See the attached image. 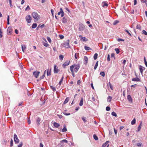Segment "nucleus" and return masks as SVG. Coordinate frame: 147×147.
Here are the masks:
<instances>
[{
	"mask_svg": "<svg viewBox=\"0 0 147 147\" xmlns=\"http://www.w3.org/2000/svg\"><path fill=\"white\" fill-rule=\"evenodd\" d=\"M32 17L37 21L40 19V16L36 12H33L32 13Z\"/></svg>",
	"mask_w": 147,
	"mask_h": 147,
	"instance_id": "obj_1",
	"label": "nucleus"
},
{
	"mask_svg": "<svg viewBox=\"0 0 147 147\" xmlns=\"http://www.w3.org/2000/svg\"><path fill=\"white\" fill-rule=\"evenodd\" d=\"M72 66H74V71L77 73L80 68V66L79 64H74Z\"/></svg>",
	"mask_w": 147,
	"mask_h": 147,
	"instance_id": "obj_2",
	"label": "nucleus"
},
{
	"mask_svg": "<svg viewBox=\"0 0 147 147\" xmlns=\"http://www.w3.org/2000/svg\"><path fill=\"white\" fill-rule=\"evenodd\" d=\"M26 19L27 22L29 23L31 22L32 18L30 15H28L26 17Z\"/></svg>",
	"mask_w": 147,
	"mask_h": 147,
	"instance_id": "obj_3",
	"label": "nucleus"
},
{
	"mask_svg": "<svg viewBox=\"0 0 147 147\" xmlns=\"http://www.w3.org/2000/svg\"><path fill=\"white\" fill-rule=\"evenodd\" d=\"M69 43V40H67V41L64 43L63 45L64 47L66 48H69L70 47Z\"/></svg>",
	"mask_w": 147,
	"mask_h": 147,
	"instance_id": "obj_4",
	"label": "nucleus"
},
{
	"mask_svg": "<svg viewBox=\"0 0 147 147\" xmlns=\"http://www.w3.org/2000/svg\"><path fill=\"white\" fill-rule=\"evenodd\" d=\"M85 27L82 24H79V30L80 31H82L85 29Z\"/></svg>",
	"mask_w": 147,
	"mask_h": 147,
	"instance_id": "obj_5",
	"label": "nucleus"
},
{
	"mask_svg": "<svg viewBox=\"0 0 147 147\" xmlns=\"http://www.w3.org/2000/svg\"><path fill=\"white\" fill-rule=\"evenodd\" d=\"M14 142L16 143H18L19 142V140L17 137L16 134H14Z\"/></svg>",
	"mask_w": 147,
	"mask_h": 147,
	"instance_id": "obj_6",
	"label": "nucleus"
},
{
	"mask_svg": "<svg viewBox=\"0 0 147 147\" xmlns=\"http://www.w3.org/2000/svg\"><path fill=\"white\" fill-rule=\"evenodd\" d=\"M70 63V61L67 60L62 65V66L64 68H65V66L68 65Z\"/></svg>",
	"mask_w": 147,
	"mask_h": 147,
	"instance_id": "obj_7",
	"label": "nucleus"
},
{
	"mask_svg": "<svg viewBox=\"0 0 147 147\" xmlns=\"http://www.w3.org/2000/svg\"><path fill=\"white\" fill-rule=\"evenodd\" d=\"M61 14V17H63L64 15V13L62 9L61 8H60V11L58 13V15H60Z\"/></svg>",
	"mask_w": 147,
	"mask_h": 147,
	"instance_id": "obj_8",
	"label": "nucleus"
},
{
	"mask_svg": "<svg viewBox=\"0 0 147 147\" xmlns=\"http://www.w3.org/2000/svg\"><path fill=\"white\" fill-rule=\"evenodd\" d=\"M8 34L9 35H10L12 33V29L11 27H9L7 29V30Z\"/></svg>",
	"mask_w": 147,
	"mask_h": 147,
	"instance_id": "obj_9",
	"label": "nucleus"
},
{
	"mask_svg": "<svg viewBox=\"0 0 147 147\" xmlns=\"http://www.w3.org/2000/svg\"><path fill=\"white\" fill-rule=\"evenodd\" d=\"M59 70L58 67L56 65H55L54 68V73H57L59 72Z\"/></svg>",
	"mask_w": 147,
	"mask_h": 147,
	"instance_id": "obj_10",
	"label": "nucleus"
},
{
	"mask_svg": "<svg viewBox=\"0 0 147 147\" xmlns=\"http://www.w3.org/2000/svg\"><path fill=\"white\" fill-rule=\"evenodd\" d=\"M40 73L39 71H35L33 73V75L35 78H37L39 76Z\"/></svg>",
	"mask_w": 147,
	"mask_h": 147,
	"instance_id": "obj_11",
	"label": "nucleus"
},
{
	"mask_svg": "<svg viewBox=\"0 0 147 147\" xmlns=\"http://www.w3.org/2000/svg\"><path fill=\"white\" fill-rule=\"evenodd\" d=\"M139 69L141 73L142 74L143 71L145 69V68L141 65H140Z\"/></svg>",
	"mask_w": 147,
	"mask_h": 147,
	"instance_id": "obj_12",
	"label": "nucleus"
},
{
	"mask_svg": "<svg viewBox=\"0 0 147 147\" xmlns=\"http://www.w3.org/2000/svg\"><path fill=\"white\" fill-rule=\"evenodd\" d=\"M70 69L72 73L73 76V77H74V71L73 70L74 66H71L70 67Z\"/></svg>",
	"mask_w": 147,
	"mask_h": 147,
	"instance_id": "obj_13",
	"label": "nucleus"
},
{
	"mask_svg": "<svg viewBox=\"0 0 147 147\" xmlns=\"http://www.w3.org/2000/svg\"><path fill=\"white\" fill-rule=\"evenodd\" d=\"M88 62V58L86 56H84V63L85 65H86Z\"/></svg>",
	"mask_w": 147,
	"mask_h": 147,
	"instance_id": "obj_14",
	"label": "nucleus"
},
{
	"mask_svg": "<svg viewBox=\"0 0 147 147\" xmlns=\"http://www.w3.org/2000/svg\"><path fill=\"white\" fill-rule=\"evenodd\" d=\"M127 99L130 102H132V99L131 96L130 95H128L127 97Z\"/></svg>",
	"mask_w": 147,
	"mask_h": 147,
	"instance_id": "obj_15",
	"label": "nucleus"
},
{
	"mask_svg": "<svg viewBox=\"0 0 147 147\" xmlns=\"http://www.w3.org/2000/svg\"><path fill=\"white\" fill-rule=\"evenodd\" d=\"M132 80L133 81L140 82V80L138 78H133L132 79Z\"/></svg>",
	"mask_w": 147,
	"mask_h": 147,
	"instance_id": "obj_16",
	"label": "nucleus"
},
{
	"mask_svg": "<svg viewBox=\"0 0 147 147\" xmlns=\"http://www.w3.org/2000/svg\"><path fill=\"white\" fill-rule=\"evenodd\" d=\"M53 125L56 128H58L60 126V125L56 122H54L53 124Z\"/></svg>",
	"mask_w": 147,
	"mask_h": 147,
	"instance_id": "obj_17",
	"label": "nucleus"
},
{
	"mask_svg": "<svg viewBox=\"0 0 147 147\" xmlns=\"http://www.w3.org/2000/svg\"><path fill=\"white\" fill-rule=\"evenodd\" d=\"M40 121V119L38 117L36 119V124L37 125H39L40 124L39 122Z\"/></svg>",
	"mask_w": 147,
	"mask_h": 147,
	"instance_id": "obj_18",
	"label": "nucleus"
},
{
	"mask_svg": "<svg viewBox=\"0 0 147 147\" xmlns=\"http://www.w3.org/2000/svg\"><path fill=\"white\" fill-rule=\"evenodd\" d=\"M83 104V98H81V100L79 103V105L80 106H82Z\"/></svg>",
	"mask_w": 147,
	"mask_h": 147,
	"instance_id": "obj_19",
	"label": "nucleus"
},
{
	"mask_svg": "<svg viewBox=\"0 0 147 147\" xmlns=\"http://www.w3.org/2000/svg\"><path fill=\"white\" fill-rule=\"evenodd\" d=\"M109 142V141H107L105 143H104L102 145V147H105L106 145Z\"/></svg>",
	"mask_w": 147,
	"mask_h": 147,
	"instance_id": "obj_20",
	"label": "nucleus"
},
{
	"mask_svg": "<svg viewBox=\"0 0 147 147\" xmlns=\"http://www.w3.org/2000/svg\"><path fill=\"white\" fill-rule=\"evenodd\" d=\"M142 122L141 121L140 124L138 126V131H140V130L141 128V126L142 125Z\"/></svg>",
	"mask_w": 147,
	"mask_h": 147,
	"instance_id": "obj_21",
	"label": "nucleus"
},
{
	"mask_svg": "<svg viewBox=\"0 0 147 147\" xmlns=\"http://www.w3.org/2000/svg\"><path fill=\"white\" fill-rule=\"evenodd\" d=\"M62 21L63 23H65L67 22V19L65 17H64L62 19Z\"/></svg>",
	"mask_w": 147,
	"mask_h": 147,
	"instance_id": "obj_22",
	"label": "nucleus"
},
{
	"mask_svg": "<svg viewBox=\"0 0 147 147\" xmlns=\"http://www.w3.org/2000/svg\"><path fill=\"white\" fill-rule=\"evenodd\" d=\"M67 129L65 125H63V128L62 129V131L63 132H65L67 131Z\"/></svg>",
	"mask_w": 147,
	"mask_h": 147,
	"instance_id": "obj_23",
	"label": "nucleus"
},
{
	"mask_svg": "<svg viewBox=\"0 0 147 147\" xmlns=\"http://www.w3.org/2000/svg\"><path fill=\"white\" fill-rule=\"evenodd\" d=\"M84 49H85L87 51H89L90 50H92V49L90 47H88L86 46H84Z\"/></svg>",
	"mask_w": 147,
	"mask_h": 147,
	"instance_id": "obj_24",
	"label": "nucleus"
},
{
	"mask_svg": "<svg viewBox=\"0 0 147 147\" xmlns=\"http://www.w3.org/2000/svg\"><path fill=\"white\" fill-rule=\"evenodd\" d=\"M69 98L68 97H67L65 101H64L63 102V104H66L69 101Z\"/></svg>",
	"mask_w": 147,
	"mask_h": 147,
	"instance_id": "obj_25",
	"label": "nucleus"
},
{
	"mask_svg": "<svg viewBox=\"0 0 147 147\" xmlns=\"http://www.w3.org/2000/svg\"><path fill=\"white\" fill-rule=\"evenodd\" d=\"M112 99V97L109 96H108L107 98V100L108 102H110L111 101Z\"/></svg>",
	"mask_w": 147,
	"mask_h": 147,
	"instance_id": "obj_26",
	"label": "nucleus"
},
{
	"mask_svg": "<svg viewBox=\"0 0 147 147\" xmlns=\"http://www.w3.org/2000/svg\"><path fill=\"white\" fill-rule=\"evenodd\" d=\"M37 26V24H36L34 23L32 26V28H35Z\"/></svg>",
	"mask_w": 147,
	"mask_h": 147,
	"instance_id": "obj_27",
	"label": "nucleus"
},
{
	"mask_svg": "<svg viewBox=\"0 0 147 147\" xmlns=\"http://www.w3.org/2000/svg\"><path fill=\"white\" fill-rule=\"evenodd\" d=\"M136 121V119L134 118L132 120V121H131V124L132 125H134V124L135 123Z\"/></svg>",
	"mask_w": 147,
	"mask_h": 147,
	"instance_id": "obj_28",
	"label": "nucleus"
},
{
	"mask_svg": "<svg viewBox=\"0 0 147 147\" xmlns=\"http://www.w3.org/2000/svg\"><path fill=\"white\" fill-rule=\"evenodd\" d=\"M26 46L25 45H22V51L24 52L26 49Z\"/></svg>",
	"mask_w": 147,
	"mask_h": 147,
	"instance_id": "obj_29",
	"label": "nucleus"
},
{
	"mask_svg": "<svg viewBox=\"0 0 147 147\" xmlns=\"http://www.w3.org/2000/svg\"><path fill=\"white\" fill-rule=\"evenodd\" d=\"M136 28L137 29H139V30H141V26L140 25H137L136 26Z\"/></svg>",
	"mask_w": 147,
	"mask_h": 147,
	"instance_id": "obj_30",
	"label": "nucleus"
},
{
	"mask_svg": "<svg viewBox=\"0 0 147 147\" xmlns=\"http://www.w3.org/2000/svg\"><path fill=\"white\" fill-rule=\"evenodd\" d=\"M51 70L49 71V70L48 69L47 72V75L48 76H50L51 75Z\"/></svg>",
	"mask_w": 147,
	"mask_h": 147,
	"instance_id": "obj_31",
	"label": "nucleus"
},
{
	"mask_svg": "<svg viewBox=\"0 0 147 147\" xmlns=\"http://www.w3.org/2000/svg\"><path fill=\"white\" fill-rule=\"evenodd\" d=\"M98 55L97 53H96L94 54L93 57L94 60H96L98 57Z\"/></svg>",
	"mask_w": 147,
	"mask_h": 147,
	"instance_id": "obj_32",
	"label": "nucleus"
},
{
	"mask_svg": "<svg viewBox=\"0 0 147 147\" xmlns=\"http://www.w3.org/2000/svg\"><path fill=\"white\" fill-rule=\"evenodd\" d=\"M93 137L96 140H98V138L96 134H94L93 135Z\"/></svg>",
	"mask_w": 147,
	"mask_h": 147,
	"instance_id": "obj_33",
	"label": "nucleus"
},
{
	"mask_svg": "<svg viewBox=\"0 0 147 147\" xmlns=\"http://www.w3.org/2000/svg\"><path fill=\"white\" fill-rule=\"evenodd\" d=\"M137 145L138 146V147H143L142 146V143L141 142L137 143Z\"/></svg>",
	"mask_w": 147,
	"mask_h": 147,
	"instance_id": "obj_34",
	"label": "nucleus"
},
{
	"mask_svg": "<svg viewBox=\"0 0 147 147\" xmlns=\"http://www.w3.org/2000/svg\"><path fill=\"white\" fill-rule=\"evenodd\" d=\"M50 87L51 88L53 91L55 92L56 91V89L55 87H54L53 86H51Z\"/></svg>",
	"mask_w": 147,
	"mask_h": 147,
	"instance_id": "obj_35",
	"label": "nucleus"
},
{
	"mask_svg": "<svg viewBox=\"0 0 147 147\" xmlns=\"http://www.w3.org/2000/svg\"><path fill=\"white\" fill-rule=\"evenodd\" d=\"M63 78H64V77L63 76L62 77L60 81H59V85H60L61 84V83L62 82L63 80Z\"/></svg>",
	"mask_w": 147,
	"mask_h": 147,
	"instance_id": "obj_36",
	"label": "nucleus"
},
{
	"mask_svg": "<svg viewBox=\"0 0 147 147\" xmlns=\"http://www.w3.org/2000/svg\"><path fill=\"white\" fill-rule=\"evenodd\" d=\"M64 57L63 55H61L59 56V59L61 61L63 60Z\"/></svg>",
	"mask_w": 147,
	"mask_h": 147,
	"instance_id": "obj_37",
	"label": "nucleus"
},
{
	"mask_svg": "<svg viewBox=\"0 0 147 147\" xmlns=\"http://www.w3.org/2000/svg\"><path fill=\"white\" fill-rule=\"evenodd\" d=\"M115 50L116 51V53L118 54H119L120 52V51L119 50V49L118 48H116L115 49Z\"/></svg>",
	"mask_w": 147,
	"mask_h": 147,
	"instance_id": "obj_38",
	"label": "nucleus"
},
{
	"mask_svg": "<svg viewBox=\"0 0 147 147\" xmlns=\"http://www.w3.org/2000/svg\"><path fill=\"white\" fill-rule=\"evenodd\" d=\"M60 142H61V143H62L63 142H65V143H67L68 142L67 140H66L65 139H64V140H61Z\"/></svg>",
	"mask_w": 147,
	"mask_h": 147,
	"instance_id": "obj_39",
	"label": "nucleus"
},
{
	"mask_svg": "<svg viewBox=\"0 0 147 147\" xmlns=\"http://www.w3.org/2000/svg\"><path fill=\"white\" fill-rule=\"evenodd\" d=\"M142 32V34L147 35V32L145 30H143Z\"/></svg>",
	"mask_w": 147,
	"mask_h": 147,
	"instance_id": "obj_40",
	"label": "nucleus"
},
{
	"mask_svg": "<svg viewBox=\"0 0 147 147\" xmlns=\"http://www.w3.org/2000/svg\"><path fill=\"white\" fill-rule=\"evenodd\" d=\"M100 75H101L103 77H104L105 75V73L104 71L101 72L100 73Z\"/></svg>",
	"mask_w": 147,
	"mask_h": 147,
	"instance_id": "obj_41",
	"label": "nucleus"
},
{
	"mask_svg": "<svg viewBox=\"0 0 147 147\" xmlns=\"http://www.w3.org/2000/svg\"><path fill=\"white\" fill-rule=\"evenodd\" d=\"M111 115L113 116H114L115 117L117 116V115L115 112H113L111 113Z\"/></svg>",
	"mask_w": 147,
	"mask_h": 147,
	"instance_id": "obj_42",
	"label": "nucleus"
},
{
	"mask_svg": "<svg viewBox=\"0 0 147 147\" xmlns=\"http://www.w3.org/2000/svg\"><path fill=\"white\" fill-rule=\"evenodd\" d=\"M125 31L130 36H131V34L129 32V31H128V30H127L126 29H125Z\"/></svg>",
	"mask_w": 147,
	"mask_h": 147,
	"instance_id": "obj_43",
	"label": "nucleus"
},
{
	"mask_svg": "<svg viewBox=\"0 0 147 147\" xmlns=\"http://www.w3.org/2000/svg\"><path fill=\"white\" fill-rule=\"evenodd\" d=\"M98 61H97L96 63L95 66H94V69L95 70L96 69L97 66H98Z\"/></svg>",
	"mask_w": 147,
	"mask_h": 147,
	"instance_id": "obj_44",
	"label": "nucleus"
},
{
	"mask_svg": "<svg viewBox=\"0 0 147 147\" xmlns=\"http://www.w3.org/2000/svg\"><path fill=\"white\" fill-rule=\"evenodd\" d=\"M2 32L1 30V28H0V37L2 38L3 36V35L2 34Z\"/></svg>",
	"mask_w": 147,
	"mask_h": 147,
	"instance_id": "obj_45",
	"label": "nucleus"
},
{
	"mask_svg": "<svg viewBox=\"0 0 147 147\" xmlns=\"http://www.w3.org/2000/svg\"><path fill=\"white\" fill-rule=\"evenodd\" d=\"M119 22V21L117 20H115L114 21L113 23V24L114 25H116Z\"/></svg>",
	"mask_w": 147,
	"mask_h": 147,
	"instance_id": "obj_46",
	"label": "nucleus"
},
{
	"mask_svg": "<svg viewBox=\"0 0 147 147\" xmlns=\"http://www.w3.org/2000/svg\"><path fill=\"white\" fill-rule=\"evenodd\" d=\"M47 39L50 43L51 42V39L49 37L47 36Z\"/></svg>",
	"mask_w": 147,
	"mask_h": 147,
	"instance_id": "obj_47",
	"label": "nucleus"
},
{
	"mask_svg": "<svg viewBox=\"0 0 147 147\" xmlns=\"http://www.w3.org/2000/svg\"><path fill=\"white\" fill-rule=\"evenodd\" d=\"M110 107L108 106H107L106 108V110L107 111H109L110 110Z\"/></svg>",
	"mask_w": 147,
	"mask_h": 147,
	"instance_id": "obj_48",
	"label": "nucleus"
},
{
	"mask_svg": "<svg viewBox=\"0 0 147 147\" xmlns=\"http://www.w3.org/2000/svg\"><path fill=\"white\" fill-rule=\"evenodd\" d=\"M43 45L44 46L46 47H48L49 46V44L45 42H44Z\"/></svg>",
	"mask_w": 147,
	"mask_h": 147,
	"instance_id": "obj_49",
	"label": "nucleus"
},
{
	"mask_svg": "<svg viewBox=\"0 0 147 147\" xmlns=\"http://www.w3.org/2000/svg\"><path fill=\"white\" fill-rule=\"evenodd\" d=\"M144 63H145L146 66V67H147V62L146 59V58H145V57H144Z\"/></svg>",
	"mask_w": 147,
	"mask_h": 147,
	"instance_id": "obj_50",
	"label": "nucleus"
},
{
	"mask_svg": "<svg viewBox=\"0 0 147 147\" xmlns=\"http://www.w3.org/2000/svg\"><path fill=\"white\" fill-rule=\"evenodd\" d=\"M82 118L85 123L86 122V118L85 117H83Z\"/></svg>",
	"mask_w": 147,
	"mask_h": 147,
	"instance_id": "obj_51",
	"label": "nucleus"
},
{
	"mask_svg": "<svg viewBox=\"0 0 147 147\" xmlns=\"http://www.w3.org/2000/svg\"><path fill=\"white\" fill-rule=\"evenodd\" d=\"M107 60L108 61H110V55L109 54H108V55Z\"/></svg>",
	"mask_w": 147,
	"mask_h": 147,
	"instance_id": "obj_52",
	"label": "nucleus"
},
{
	"mask_svg": "<svg viewBox=\"0 0 147 147\" xmlns=\"http://www.w3.org/2000/svg\"><path fill=\"white\" fill-rule=\"evenodd\" d=\"M146 0H141V2L142 3H145L146 5H147V3Z\"/></svg>",
	"mask_w": 147,
	"mask_h": 147,
	"instance_id": "obj_53",
	"label": "nucleus"
},
{
	"mask_svg": "<svg viewBox=\"0 0 147 147\" xmlns=\"http://www.w3.org/2000/svg\"><path fill=\"white\" fill-rule=\"evenodd\" d=\"M10 146L12 147L13 146V141L11 139L10 141Z\"/></svg>",
	"mask_w": 147,
	"mask_h": 147,
	"instance_id": "obj_54",
	"label": "nucleus"
},
{
	"mask_svg": "<svg viewBox=\"0 0 147 147\" xmlns=\"http://www.w3.org/2000/svg\"><path fill=\"white\" fill-rule=\"evenodd\" d=\"M23 145V143L22 142H20L19 145L18 146V147H22Z\"/></svg>",
	"mask_w": 147,
	"mask_h": 147,
	"instance_id": "obj_55",
	"label": "nucleus"
},
{
	"mask_svg": "<svg viewBox=\"0 0 147 147\" xmlns=\"http://www.w3.org/2000/svg\"><path fill=\"white\" fill-rule=\"evenodd\" d=\"M9 5L10 7H12L13 6L12 4L11 3L12 1L11 0H9Z\"/></svg>",
	"mask_w": 147,
	"mask_h": 147,
	"instance_id": "obj_56",
	"label": "nucleus"
},
{
	"mask_svg": "<svg viewBox=\"0 0 147 147\" xmlns=\"http://www.w3.org/2000/svg\"><path fill=\"white\" fill-rule=\"evenodd\" d=\"M59 37L60 39H62L64 38V36L62 35H59Z\"/></svg>",
	"mask_w": 147,
	"mask_h": 147,
	"instance_id": "obj_57",
	"label": "nucleus"
},
{
	"mask_svg": "<svg viewBox=\"0 0 147 147\" xmlns=\"http://www.w3.org/2000/svg\"><path fill=\"white\" fill-rule=\"evenodd\" d=\"M30 9V8L29 5H28L26 8L25 9V10H29Z\"/></svg>",
	"mask_w": 147,
	"mask_h": 147,
	"instance_id": "obj_58",
	"label": "nucleus"
},
{
	"mask_svg": "<svg viewBox=\"0 0 147 147\" xmlns=\"http://www.w3.org/2000/svg\"><path fill=\"white\" fill-rule=\"evenodd\" d=\"M63 113L64 115H67H67H70V113H65V112H63Z\"/></svg>",
	"mask_w": 147,
	"mask_h": 147,
	"instance_id": "obj_59",
	"label": "nucleus"
},
{
	"mask_svg": "<svg viewBox=\"0 0 147 147\" xmlns=\"http://www.w3.org/2000/svg\"><path fill=\"white\" fill-rule=\"evenodd\" d=\"M45 76L44 75H43L42 76H41L40 78V80H41L42 79H43L45 77Z\"/></svg>",
	"mask_w": 147,
	"mask_h": 147,
	"instance_id": "obj_60",
	"label": "nucleus"
},
{
	"mask_svg": "<svg viewBox=\"0 0 147 147\" xmlns=\"http://www.w3.org/2000/svg\"><path fill=\"white\" fill-rule=\"evenodd\" d=\"M117 40L119 42H120L121 41H124V40L121 38H118Z\"/></svg>",
	"mask_w": 147,
	"mask_h": 147,
	"instance_id": "obj_61",
	"label": "nucleus"
},
{
	"mask_svg": "<svg viewBox=\"0 0 147 147\" xmlns=\"http://www.w3.org/2000/svg\"><path fill=\"white\" fill-rule=\"evenodd\" d=\"M109 86H110V88H111V90H113V86L110 82L109 83Z\"/></svg>",
	"mask_w": 147,
	"mask_h": 147,
	"instance_id": "obj_62",
	"label": "nucleus"
},
{
	"mask_svg": "<svg viewBox=\"0 0 147 147\" xmlns=\"http://www.w3.org/2000/svg\"><path fill=\"white\" fill-rule=\"evenodd\" d=\"M111 57H113L114 59L115 58V54L114 53H112L111 55Z\"/></svg>",
	"mask_w": 147,
	"mask_h": 147,
	"instance_id": "obj_63",
	"label": "nucleus"
},
{
	"mask_svg": "<svg viewBox=\"0 0 147 147\" xmlns=\"http://www.w3.org/2000/svg\"><path fill=\"white\" fill-rule=\"evenodd\" d=\"M81 83V81L80 80H78L77 81V84L78 85H80Z\"/></svg>",
	"mask_w": 147,
	"mask_h": 147,
	"instance_id": "obj_64",
	"label": "nucleus"
}]
</instances>
